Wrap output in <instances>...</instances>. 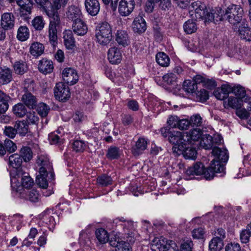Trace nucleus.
I'll use <instances>...</instances> for the list:
<instances>
[{"instance_id":"nucleus-1","label":"nucleus","mask_w":251,"mask_h":251,"mask_svg":"<svg viewBox=\"0 0 251 251\" xmlns=\"http://www.w3.org/2000/svg\"><path fill=\"white\" fill-rule=\"evenodd\" d=\"M211 161L210 166L205 168L204 165L200 162H197L192 167H189L186 171L188 175H203L206 179L213 178L215 173L224 171V168L220 165L218 161Z\"/></svg>"},{"instance_id":"nucleus-2","label":"nucleus","mask_w":251,"mask_h":251,"mask_svg":"<svg viewBox=\"0 0 251 251\" xmlns=\"http://www.w3.org/2000/svg\"><path fill=\"white\" fill-rule=\"evenodd\" d=\"M244 17V10L240 5L231 4L225 9V20L232 25H237L246 20Z\"/></svg>"},{"instance_id":"nucleus-3","label":"nucleus","mask_w":251,"mask_h":251,"mask_svg":"<svg viewBox=\"0 0 251 251\" xmlns=\"http://www.w3.org/2000/svg\"><path fill=\"white\" fill-rule=\"evenodd\" d=\"M37 164L41 166V167L39 169V174L36 176V183L41 188L46 189L48 186L47 179L48 170L50 171L51 170V166L48 159L44 156L38 157Z\"/></svg>"},{"instance_id":"nucleus-4","label":"nucleus","mask_w":251,"mask_h":251,"mask_svg":"<svg viewBox=\"0 0 251 251\" xmlns=\"http://www.w3.org/2000/svg\"><path fill=\"white\" fill-rule=\"evenodd\" d=\"M96 37L97 42L102 46H105L110 42L112 36L111 27L109 23L104 22L100 24L96 30Z\"/></svg>"},{"instance_id":"nucleus-5","label":"nucleus","mask_w":251,"mask_h":251,"mask_svg":"<svg viewBox=\"0 0 251 251\" xmlns=\"http://www.w3.org/2000/svg\"><path fill=\"white\" fill-rule=\"evenodd\" d=\"M222 139V137L219 135H214L212 137L208 134H203L201 138L200 145L205 150L213 149L221 143Z\"/></svg>"},{"instance_id":"nucleus-6","label":"nucleus","mask_w":251,"mask_h":251,"mask_svg":"<svg viewBox=\"0 0 251 251\" xmlns=\"http://www.w3.org/2000/svg\"><path fill=\"white\" fill-rule=\"evenodd\" d=\"M55 98L62 102L66 101L71 96L70 89L65 83L59 82L57 83L54 89Z\"/></svg>"},{"instance_id":"nucleus-7","label":"nucleus","mask_w":251,"mask_h":251,"mask_svg":"<svg viewBox=\"0 0 251 251\" xmlns=\"http://www.w3.org/2000/svg\"><path fill=\"white\" fill-rule=\"evenodd\" d=\"M190 12L192 13L191 14V16L195 13L196 19H202L204 20L205 22H207L206 18L209 12L204 4H201L199 1L193 2L191 4Z\"/></svg>"},{"instance_id":"nucleus-8","label":"nucleus","mask_w":251,"mask_h":251,"mask_svg":"<svg viewBox=\"0 0 251 251\" xmlns=\"http://www.w3.org/2000/svg\"><path fill=\"white\" fill-rule=\"evenodd\" d=\"M135 6L134 0H121L119 3L118 12L122 16H127L132 12Z\"/></svg>"},{"instance_id":"nucleus-9","label":"nucleus","mask_w":251,"mask_h":251,"mask_svg":"<svg viewBox=\"0 0 251 251\" xmlns=\"http://www.w3.org/2000/svg\"><path fill=\"white\" fill-rule=\"evenodd\" d=\"M62 78L68 85H73L77 82L78 75L75 69L67 68L63 71Z\"/></svg>"},{"instance_id":"nucleus-10","label":"nucleus","mask_w":251,"mask_h":251,"mask_svg":"<svg viewBox=\"0 0 251 251\" xmlns=\"http://www.w3.org/2000/svg\"><path fill=\"white\" fill-rule=\"evenodd\" d=\"M22 162V158L18 154H13L9 157L8 165L16 169L17 176H23L25 174V172H24L21 168Z\"/></svg>"},{"instance_id":"nucleus-11","label":"nucleus","mask_w":251,"mask_h":251,"mask_svg":"<svg viewBox=\"0 0 251 251\" xmlns=\"http://www.w3.org/2000/svg\"><path fill=\"white\" fill-rule=\"evenodd\" d=\"M65 15L68 19L74 22L81 19L82 12L79 6L71 5L67 7Z\"/></svg>"},{"instance_id":"nucleus-12","label":"nucleus","mask_w":251,"mask_h":251,"mask_svg":"<svg viewBox=\"0 0 251 251\" xmlns=\"http://www.w3.org/2000/svg\"><path fill=\"white\" fill-rule=\"evenodd\" d=\"M225 10H223L220 7H217L215 9L209 12V14L206 18V21L212 22L216 23L217 22L225 20Z\"/></svg>"},{"instance_id":"nucleus-13","label":"nucleus","mask_w":251,"mask_h":251,"mask_svg":"<svg viewBox=\"0 0 251 251\" xmlns=\"http://www.w3.org/2000/svg\"><path fill=\"white\" fill-rule=\"evenodd\" d=\"M168 140L170 143L174 145H187L185 132L172 131L169 133Z\"/></svg>"},{"instance_id":"nucleus-14","label":"nucleus","mask_w":251,"mask_h":251,"mask_svg":"<svg viewBox=\"0 0 251 251\" xmlns=\"http://www.w3.org/2000/svg\"><path fill=\"white\" fill-rule=\"evenodd\" d=\"M25 94L23 95L22 100L24 104L30 109H34L37 106V100L36 97L28 92L27 88H24Z\"/></svg>"},{"instance_id":"nucleus-15","label":"nucleus","mask_w":251,"mask_h":251,"mask_svg":"<svg viewBox=\"0 0 251 251\" xmlns=\"http://www.w3.org/2000/svg\"><path fill=\"white\" fill-rule=\"evenodd\" d=\"M15 18L12 13L6 12L1 15L0 25L7 30L12 29L15 25Z\"/></svg>"},{"instance_id":"nucleus-16","label":"nucleus","mask_w":251,"mask_h":251,"mask_svg":"<svg viewBox=\"0 0 251 251\" xmlns=\"http://www.w3.org/2000/svg\"><path fill=\"white\" fill-rule=\"evenodd\" d=\"M216 146H217L214 147L211 152L212 154L215 157V159H214L212 161H215L216 164H217V161H218L219 164H220V161L224 162H226L228 158L227 151L226 149H222ZM220 165L224 167L223 165Z\"/></svg>"},{"instance_id":"nucleus-17","label":"nucleus","mask_w":251,"mask_h":251,"mask_svg":"<svg viewBox=\"0 0 251 251\" xmlns=\"http://www.w3.org/2000/svg\"><path fill=\"white\" fill-rule=\"evenodd\" d=\"M238 31L241 38L247 41L251 40V28L249 27L247 20L239 24Z\"/></svg>"},{"instance_id":"nucleus-18","label":"nucleus","mask_w":251,"mask_h":251,"mask_svg":"<svg viewBox=\"0 0 251 251\" xmlns=\"http://www.w3.org/2000/svg\"><path fill=\"white\" fill-rule=\"evenodd\" d=\"M85 6L86 11L92 16H96L100 9V4L98 0H85Z\"/></svg>"},{"instance_id":"nucleus-19","label":"nucleus","mask_w":251,"mask_h":251,"mask_svg":"<svg viewBox=\"0 0 251 251\" xmlns=\"http://www.w3.org/2000/svg\"><path fill=\"white\" fill-rule=\"evenodd\" d=\"M108 59L113 64L121 62L122 55L121 50L116 47L110 48L108 51Z\"/></svg>"},{"instance_id":"nucleus-20","label":"nucleus","mask_w":251,"mask_h":251,"mask_svg":"<svg viewBox=\"0 0 251 251\" xmlns=\"http://www.w3.org/2000/svg\"><path fill=\"white\" fill-rule=\"evenodd\" d=\"M202 131L200 129L194 128L189 132H185L186 145L193 144V142L198 141L201 138Z\"/></svg>"},{"instance_id":"nucleus-21","label":"nucleus","mask_w":251,"mask_h":251,"mask_svg":"<svg viewBox=\"0 0 251 251\" xmlns=\"http://www.w3.org/2000/svg\"><path fill=\"white\" fill-rule=\"evenodd\" d=\"M16 2L20 7L21 16H27L31 13L33 4L30 0H16Z\"/></svg>"},{"instance_id":"nucleus-22","label":"nucleus","mask_w":251,"mask_h":251,"mask_svg":"<svg viewBox=\"0 0 251 251\" xmlns=\"http://www.w3.org/2000/svg\"><path fill=\"white\" fill-rule=\"evenodd\" d=\"M12 80V70L6 66L0 67V83L7 84Z\"/></svg>"},{"instance_id":"nucleus-23","label":"nucleus","mask_w":251,"mask_h":251,"mask_svg":"<svg viewBox=\"0 0 251 251\" xmlns=\"http://www.w3.org/2000/svg\"><path fill=\"white\" fill-rule=\"evenodd\" d=\"M72 29L75 34L80 36L85 35L88 30L87 25L81 19L73 22Z\"/></svg>"},{"instance_id":"nucleus-24","label":"nucleus","mask_w":251,"mask_h":251,"mask_svg":"<svg viewBox=\"0 0 251 251\" xmlns=\"http://www.w3.org/2000/svg\"><path fill=\"white\" fill-rule=\"evenodd\" d=\"M132 28L134 32L139 34L145 31L147 28L146 23L142 17L138 16L134 19Z\"/></svg>"},{"instance_id":"nucleus-25","label":"nucleus","mask_w":251,"mask_h":251,"mask_svg":"<svg viewBox=\"0 0 251 251\" xmlns=\"http://www.w3.org/2000/svg\"><path fill=\"white\" fill-rule=\"evenodd\" d=\"M148 140L144 138H139L136 142L135 145L132 147V152L134 155L142 154L147 147Z\"/></svg>"},{"instance_id":"nucleus-26","label":"nucleus","mask_w":251,"mask_h":251,"mask_svg":"<svg viewBox=\"0 0 251 251\" xmlns=\"http://www.w3.org/2000/svg\"><path fill=\"white\" fill-rule=\"evenodd\" d=\"M38 69L44 74H50L53 70V62L51 60L43 58L39 61Z\"/></svg>"},{"instance_id":"nucleus-27","label":"nucleus","mask_w":251,"mask_h":251,"mask_svg":"<svg viewBox=\"0 0 251 251\" xmlns=\"http://www.w3.org/2000/svg\"><path fill=\"white\" fill-rule=\"evenodd\" d=\"M64 43L68 50H73L75 46V40L72 31L66 30L63 33Z\"/></svg>"},{"instance_id":"nucleus-28","label":"nucleus","mask_w":251,"mask_h":251,"mask_svg":"<svg viewBox=\"0 0 251 251\" xmlns=\"http://www.w3.org/2000/svg\"><path fill=\"white\" fill-rule=\"evenodd\" d=\"M57 26L53 23L49 24L48 28V37L49 42L52 46H54L57 43Z\"/></svg>"},{"instance_id":"nucleus-29","label":"nucleus","mask_w":251,"mask_h":251,"mask_svg":"<svg viewBox=\"0 0 251 251\" xmlns=\"http://www.w3.org/2000/svg\"><path fill=\"white\" fill-rule=\"evenodd\" d=\"M11 98L4 93L3 91L0 92V113L3 114L6 112L9 107L8 102L10 100Z\"/></svg>"},{"instance_id":"nucleus-30","label":"nucleus","mask_w":251,"mask_h":251,"mask_svg":"<svg viewBox=\"0 0 251 251\" xmlns=\"http://www.w3.org/2000/svg\"><path fill=\"white\" fill-rule=\"evenodd\" d=\"M223 247V240L219 237L213 238L209 244V249L210 251H220Z\"/></svg>"},{"instance_id":"nucleus-31","label":"nucleus","mask_w":251,"mask_h":251,"mask_svg":"<svg viewBox=\"0 0 251 251\" xmlns=\"http://www.w3.org/2000/svg\"><path fill=\"white\" fill-rule=\"evenodd\" d=\"M44 49L43 44L39 42H34L30 46V52L33 56L38 57L44 53Z\"/></svg>"},{"instance_id":"nucleus-32","label":"nucleus","mask_w":251,"mask_h":251,"mask_svg":"<svg viewBox=\"0 0 251 251\" xmlns=\"http://www.w3.org/2000/svg\"><path fill=\"white\" fill-rule=\"evenodd\" d=\"M116 41L119 45L124 47L127 46L129 39L127 32L124 30H118L116 34Z\"/></svg>"},{"instance_id":"nucleus-33","label":"nucleus","mask_w":251,"mask_h":251,"mask_svg":"<svg viewBox=\"0 0 251 251\" xmlns=\"http://www.w3.org/2000/svg\"><path fill=\"white\" fill-rule=\"evenodd\" d=\"M15 127L16 129L17 133H18L22 136H24L28 132V125L26 121L23 120L17 121L15 124Z\"/></svg>"},{"instance_id":"nucleus-34","label":"nucleus","mask_w":251,"mask_h":251,"mask_svg":"<svg viewBox=\"0 0 251 251\" xmlns=\"http://www.w3.org/2000/svg\"><path fill=\"white\" fill-rule=\"evenodd\" d=\"M13 68L15 73L20 75H23L27 70V64L22 60L15 62L13 65Z\"/></svg>"},{"instance_id":"nucleus-35","label":"nucleus","mask_w":251,"mask_h":251,"mask_svg":"<svg viewBox=\"0 0 251 251\" xmlns=\"http://www.w3.org/2000/svg\"><path fill=\"white\" fill-rule=\"evenodd\" d=\"M95 234L98 240L101 244L106 243L109 240V234L107 231L102 228L97 229Z\"/></svg>"},{"instance_id":"nucleus-36","label":"nucleus","mask_w":251,"mask_h":251,"mask_svg":"<svg viewBox=\"0 0 251 251\" xmlns=\"http://www.w3.org/2000/svg\"><path fill=\"white\" fill-rule=\"evenodd\" d=\"M156 61L157 63L162 67H167L170 64V58L164 52H158L156 55Z\"/></svg>"},{"instance_id":"nucleus-37","label":"nucleus","mask_w":251,"mask_h":251,"mask_svg":"<svg viewBox=\"0 0 251 251\" xmlns=\"http://www.w3.org/2000/svg\"><path fill=\"white\" fill-rule=\"evenodd\" d=\"M29 37V31L26 26H20L18 29L17 38L21 41H25Z\"/></svg>"},{"instance_id":"nucleus-38","label":"nucleus","mask_w":251,"mask_h":251,"mask_svg":"<svg viewBox=\"0 0 251 251\" xmlns=\"http://www.w3.org/2000/svg\"><path fill=\"white\" fill-rule=\"evenodd\" d=\"M58 10H55L50 7V9H48L45 11L46 14L50 18V23H53L55 26H57L60 23V18L58 13Z\"/></svg>"},{"instance_id":"nucleus-39","label":"nucleus","mask_w":251,"mask_h":251,"mask_svg":"<svg viewBox=\"0 0 251 251\" xmlns=\"http://www.w3.org/2000/svg\"><path fill=\"white\" fill-rule=\"evenodd\" d=\"M13 113L20 118L23 117L26 113L27 110L25 105L22 103H18L13 107Z\"/></svg>"},{"instance_id":"nucleus-40","label":"nucleus","mask_w":251,"mask_h":251,"mask_svg":"<svg viewBox=\"0 0 251 251\" xmlns=\"http://www.w3.org/2000/svg\"><path fill=\"white\" fill-rule=\"evenodd\" d=\"M184 31L187 34H192L197 30L196 22L193 20H188L183 25Z\"/></svg>"},{"instance_id":"nucleus-41","label":"nucleus","mask_w":251,"mask_h":251,"mask_svg":"<svg viewBox=\"0 0 251 251\" xmlns=\"http://www.w3.org/2000/svg\"><path fill=\"white\" fill-rule=\"evenodd\" d=\"M106 156L110 160L117 159L120 156V150L118 147L111 146L108 149Z\"/></svg>"},{"instance_id":"nucleus-42","label":"nucleus","mask_w":251,"mask_h":251,"mask_svg":"<svg viewBox=\"0 0 251 251\" xmlns=\"http://www.w3.org/2000/svg\"><path fill=\"white\" fill-rule=\"evenodd\" d=\"M25 162L29 161L32 158V152L28 147H23L20 151V155Z\"/></svg>"},{"instance_id":"nucleus-43","label":"nucleus","mask_w":251,"mask_h":251,"mask_svg":"<svg viewBox=\"0 0 251 251\" xmlns=\"http://www.w3.org/2000/svg\"><path fill=\"white\" fill-rule=\"evenodd\" d=\"M17 176L18 177H22V184L24 188L29 189L33 186L34 184V180L27 173H25V174L23 176L20 175Z\"/></svg>"},{"instance_id":"nucleus-44","label":"nucleus","mask_w":251,"mask_h":251,"mask_svg":"<svg viewBox=\"0 0 251 251\" xmlns=\"http://www.w3.org/2000/svg\"><path fill=\"white\" fill-rule=\"evenodd\" d=\"M171 244L172 245L173 244H175V243L172 241H170L169 244L152 245V249L154 251H161V250H162L163 251H178V250H175L172 248Z\"/></svg>"},{"instance_id":"nucleus-45","label":"nucleus","mask_w":251,"mask_h":251,"mask_svg":"<svg viewBox=\"0 0 251 251\" xmlns=\"http://www.w3.org/2000/svg\"><path fill=\"white\" fill-rule=\"evenodd\" d=\"M182 154L186 159H195L197 156V151L193 148L186 147V146H184Z\"/></svg>"},{"instance_id":"nucleus-46","label":"nucleus","mask_w":251,"mask_h":251,"mask_svg":"<svg viewBox=\"0 0 251 251\" xmlns=\"http://www.w3.org/2000/svg\"><path fill=\"white\" fill-rule=\"evenodd\" d=\"M31 24L35 30L39 31L42 30L45 25V22L42 16L35 17L32 21Z\"/></svg>"},{"instance_id":"nucleus-47","label":"nucleus","mask_w":251,"mask_h":251,"mask_svg":"<svg viewBox=\"0 0 251 251\" xmlns=\"http://www.w3.org/2000/svg\"><path fill=\"white\" fill-rule=\"evenodd\" d=\"M183 88L185 92L193 93L197 88V85L194 81L187 80L183 82Z\"/></svg>"},{"instance_id":"nucleus-48","label":"nucleus","mask_w":251,"mask_h":251,"mask_svg":"<svg viewBox=\"0 0 251 251\" xmlns=\"http://www.w3.org/2000/svg\"><path fill=\"white\" fill-rule=\"evenodd\" d=\"M111 178L106 175H103L97 178V183L101 186L105 187L112 184Z\"/></svg>"},{"instance_id":"nucleus-49","label":"nucleus","mask_w":251,"mask_h":251,"mask_svg":"<svg viewBox=\"0 0 251 251\" xmlns=\"http://www.w3.org/2000/svg\"><path fill=\"white\" fill-rule=\"evenodd\" d=\"M50 110V107L44 103H40L37 106L38 113L42 117H46Z\"/></svg>"},{"instance_id":"nucleus-50","label":"nucleus","mask_w":251,"mask_h":251,"mask_svg":"<svg viewBox=\"0 0 251 251\" xmlns=\"http://www.w3.org/2000/svg\"><path fill=\"white\" fill-rule=\"evenodd\" d=\"M232 93L239 99L244 98L246 95V91L244 87L237 85L233 87Z\"/></svg>"},{"instance_id":"nucleus-51","label":"nucleus","mask_w":251,"mask_h":251,"mask_svg":"<svg viewBox=\"0 0 251 251\" xmlns=\"http://www.w3.org/2000/svg\"><path fill=\"white\" fill-rule=\"evenodd\" d=\"M39 120L38 116L33 111L27 113L26 123L28 124L37 125L38 123Z\"/></svg>"},{"instance_id":"nucleus-52","label":"nucleus","mask_w":251,"mask_h":251,"mask_svg":"<svg viewBox=\"0 0 251 251\" xmlns=\"http://www.w3.org/2000/svg\"><path fill=\"white\" fill-rule=\"evenodd\" d=\"M163 81L169 85H173L176 82V76L172 73H169L163 76Z\"/></svg>"},{"instance_id":"nucleus-53","label":"nucleus","mask_w":251,"mask_h":251,"mask_svg":"<svg viewBox=\"0 0 251 251\" xmlns=\"http://www.w3.org/2000/svg\"><path fill=\"white\" fill-rule=\"evenodd\" d=\"M4 149L6 151L11 153L14 152L17 149V146L11 140H5L4 142Z\"/></svg>"},{"instance_id":"nucleus-54","label":"nucleus","mask_w":251,"mask_h":251,"mask_svg":"<svg viewBox=\"0 0 251 251\" xmlns=\"http://www.w3.org/2000/svg\"><path fill=\"white\" fill-rule=\"evenodd\" d=\"M52 3L51 8L55 10H59L61 7H64L68 3L69 0H52Z\"/></svg>"},{"instance_id":"nucleus-55","label":"nucleus","mask_w":251,"mask_h":251,"mask_svg":"<svg viewBox=\"0 0 251 251\" xmlns=\"http://www.w3.org/2000/svg\"><path fill=\"white\" fill-rule=\"evenodd\" d=\"M85 147V143L82 141L76 140L73 144V149L76 152L83 151Z\"/></svg>"},{"instance_id":"nucleus-56","label":"nucleus","mask_w":251,"mask_h":251,"mask_svg":"<svg viewBox=\"0 0 251 251\" xmlns=\"http://www.w3.org/2000/svg\"><path fill=\"white\" fill-rule=\"evenodd\" d=\"M4 134L10 138H14L17 134L15 127L6 126L4 130Z\"/></svg>"},{"instance_id":"nucleus-57","label":"nucleus","mask_w":251,"mask_h":251,"mask_svg":"<svg viewBox=\"0 0 251 251\" xmlns=\"http://www.w3.org/2000/svg\"><path fill=\"white\" fill-rule=\"evenodd\" d=\"M191 126H199L202 124V118L199 114H196L191 116L190 118Z\"/></svg>"},{"instance_id":"nucleus-58","label":"nucleus","mask_w":251,"mask_h":251,"mask_svg":"<svg viewBox=\"0 0 251 251\" xmlns=\"http://www.w3.org/2000/svg\"><path fill=\"white\" fill-rule=\"evenodd\" d=\"M240 100L237 98L230 97L227 100V105L233 108H236L240 106Z\"/></svg>"},{"instance_id":"nucleus-59","label":"nucleus","mask_w":251,"mask_h":251,"mask_svg":"<svg viewBox=\"0 0 251 251\" xmlns=\"http://www.w3.org/2000/svg\"><path fill=\"white\" fill-rule=\"evenodd\" d=\"M236 114L238 117L242 119H247L249 116V113L244 108H236Z\"/></svg>"},{"instance_id":"nucleus-60","label":"nucleus","mask_w":251,"mask_h":251,"mask_svg":"<svg viewBox=\"0 0 251 251\" xmlns=\"http://www.w3.org/2000/svg\"><path fill=\"white\" fill-rule=\"evenodd\" d=\"M179 119L176 116H171L167 120L168 125L173 128H177Z\"/></svg>"},{"instance_id":"nucleus-61","label":"nucleus","mask_w":251,"mask_h":251,"mask_svg":"<svg viewBox=\"0 0 251 251\" xmlns=\"http://www.w3.org/2000/svg\"><path fill=\"white\" fill-rule=\"evenodd\" d=\"M191 126L190 122L187 119L179 120L177 128L180 130H187Z\"/></svg>"},{"instance_id":"nucleus-62","label":"nucleus","mask_w":251,"mask_h":251,"mask_svg":"<svg viewBox=\"0 0 251 251\" xmlns=\"http://www.w3.org/2000/svg\"><path fill=\"white\" fill-rule=\"evenodd\" d=\"M251 237L248 231L244 229L242 230L240 234V238L242 243L246 244L250 241V238Z\"/></svg>"},{"instance_id":"nucleus-63","label":"nucleus","mask_w":251,"mask_h":251,"mask_svg":"<svg viewBox=\"0 0 251 251\" xmlns=\"http://www.w3.org/2000/svg\"><path fill=\"white\" fill-rule=\"evenodd\" d=\"M225 251H241V247L238 243H230L226 246Z\"/></svg>"},{"instance_id":"nucleus-64","label":"nucleus","mask_w":251,"mask_h":251,"mask_svg":"<svg viewBox=\"0 0 251 251\" xmlns=\"http://www.w3.org/2000/svg\"><path fill=\"white\" fill-rule=\"evenodd\" d=\"M130 249L131 247L129 246V243L121 241L118 247L115 249V251H131Z\"/></svg>"}]
</instances>
